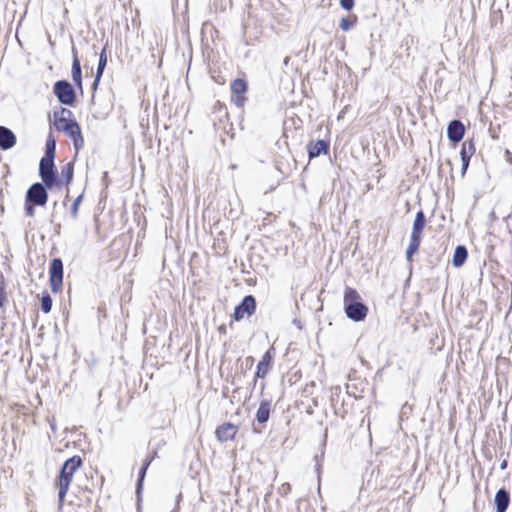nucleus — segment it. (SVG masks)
Segmentation results:
<instances>
[{"label": "nucleus", "instance_id": "16", "mask_svg": "<svg viewBox=\"0 0 512 512\" xmlns=\"http://www.w3.org/2000/svg\"><path fill=\"white\" fill-rule=\"evenodd\" d=\"M272 362V355L270 351H267L263 356L260 362L257 365L256 377L264 378L269 371L270 364Z\"/></svg>", "mask_w": 512, "mask_h": 512}, {"label": "nucleus", "instance_id": "31", "mask_svg": "<svg viewBox=\"0 0 512 512\" xmlns=\"http://www.w3.org/2000/svg\"><path fill=\"white\" fill-rule=\"evenodd\" d=\"M281 490L286 493L290 490V485L288 483L283 484Z\"/></svg>", "mask_w": 512, "mask_h": 512}, {"label": "nucleus", "instance_id": "6", "mask_svg": "<svg viewBox=\"0 0 512 512\" xmlns=\"http://www.w3.org/2000/svg\"><path fill=\"white\" fill-rule=\"evenodd\" d=\"M46 186L41 183L33 184L26 193V202H32L35 205L44 206L48 200Z\"/></svg>", "mask_w": 512, "mask_h": 512}, {"label": "nucleus", "instance_id": "10", "mask_svg": "<svg viewBox=\"0 0 512 512\" xmlns=\"http://www.w3.org/2000/svg\"><path fill=\"white\" fill-rule=\"evenodd\" d=\"M464 133V125L459 120H453L449 123L447 135L452 142H459L463 138Z\"/></svg>", "mask_w": 512, "mask_h": 512}, {"label": "nucleus", "instance_id": "3", "mask_svg": "<svg viewBox=\"0 0 512 512\" xmlns=\"http://www.w3.org/2000/svg\"><path fill=\"white\" fill-rule=\"evenodd\" d=\"M66 115L70 116L71 112L67 109H62L61 116L55 120L54 125L57 130L64 131L70 138L73 139L74 146L78 150L83 145V137L81 135L80 127L77 122L68 119Z\"/></svg>", "mask_w": 512, "mask_h": 512}, {"label": "nucleus", "instance_id": "11", "mask_svg": "<svg viewBox=\"0 0 512 512\" xmlns=\"http://www.w3.org/2000/svg\"><path fill=\"white\" fill-rule=\"evenodd\" d=\"M475 150L476 149H475V145H474L473 141H465L462 144L460 155H461V160H462L463 173H465V171L467 170L470 158L475 153Z\"/></svg>", "mask_w": 512, "mask_h": 512}, {"label": "nucleus", "instance_id": "20", "mask_svg": "<svg viewBox=\"0 0 512 512\" xmlns=\"http://www.w3.org/2000/svg\"><path fill=\"white\" fill-rule=\"evenodd\" d=\"M422 236L419 235H413L410 236V242L408 245V248L406 250V258L410 261L413 257V255L417 252L420 243H421Z\"/></svg>", "mask_w": 512, "mask_h": 512}, {"label": "nucleus", "instance_id": "5", "mask_svg": "<svg viewBox=\"0 0 512 512\" xmlns=\"http://www.w3.org/2000/svg\"><path fill=\"white\" fill-rule=\"evenodd\" d=\"M54 93L62 104L72 105L75 101V92L67 81H57L54 85Z\"/></svg>", "mask_w": 512, "mask_h": 512}, {"label": "nucleus", "instance_id": "32", "mask_svg": "<svg viewBox=\"0 0 512 512\" xmlns=\"http://www.w3.org/2000/svg\"><path fill=\"white\" fill-rule=\"evenodd\" d=\"M506 467V462L504 461L501 465V468H505Z\"/></svg>", "mask_w": 512, "mask_h": 512}, {"label": "nucleus", "instance_id": "22", "mask_svg": "<svg viewBox=\"0 0 512 512\" xmlns=\"http://www.w3.org/2000/svg\"><path fill=\"white\" fill-rule=\"evenodd\" d=\"M56 143L52 135H49L46 141V152L43 158L54 159Z\"/></svg>", "mask_w": 512, "mask_h": 512}, {"label": "nucleus", "instance_id": "25", "mask_svg": "<svg viewBox=\"0 0 512 512\" xmlns=\"http://www.w3.org/2000/svg\"><path fill=\"white\" fill-rule=\"evenodd\" d=\"M52 308V299L49 294H44L41 298V309L44 313H49Z\"/></svg>", "mask_w": 512, "mask_h": 512}, {"label": "nucleus", "instance_id": "4", "mask_svg": "<svg viewBox=\"0 0 512 512\" xmlns=\"http://www.w3.org/2000/svg\"><path fill=\"white\" fill-rule=\"evenodd\" d=\"M54 159L42 158L39 164V175L43 184L48 188H52L56 183V175L54 170Z\"/></svg>", "mask_w": 512, "mask_h": 512}, {"label": "nucleus", "instance_id": "28", "mask_svg": "<svg viewBox=\"0 0 512 512\" xmlns=\"http://www.w3.org/2000/svg\"><path fill=\"white\" fill-rule=\"evenodd\" d=\"M32 204H33L32 202L25 201V212H26V215L29 217H33L35 214V209Z\"/></svg>", "mask_w": 512, "mask_h": 512}, {"label": "nucleus", "instance_id": "12", "mask_svg": "<svg viewBox=\"0 0 512 512\" xmlns=\"http://www.w3.org/2000/svg\"><path fill=\"white\" fill-rule=\"evenodd\" d=\"M16 143V137L13 132L3 126H0V147L4 150L12 148Z\"/></svg>", "mask_w": 512, "mask_h": 512}, {"label": "nucleus", "instance_id": "8", "mask_svg": "<svg viewBox=\"0 0 512 512\" xmlns=\"http://www.w3.org/2000/svg\"><path fill=\"white\" fill-rule=\"evenodd\" d=\"M256 309V301L253 296H245L242 302L236 306L234 311V318L236 321L243 319L246 316H251Z\"/></svg>", "mask_w": 512, "mask_h": 512}, {"label": "nucleus", "instance_id": "15", "mask_svg": "<svg viewBox=\"0 0 512 512\" xmlns=\"http://www.w3.org/2000/svg\"><path fill=\"white\" fill-rule=\"evenodd\" d=\"M509 503H510L509 493L504 489H500L495 495L496 511L497 512H506V510L509 506Z\"/></svg>", "mask_w": 512, "mask_h": 512}, {"label": "nucleus", "instance_id": "26", "mask_svg": "<svg viewBox=\"0 0 512 512\" xmlns=\"http://www.w3.org/2000/svg\"><path fill=\"white\" fill-rule=\"evenodd\" d=\"M62 178L65 179V183L69 184L72 180L73 176V166L72 164L68 163L61 171Z\"/></svg>", "mask_w": 512, "mask_h": 512}, {"label": "nucleus", "instance_id": "7", "mask_svg": "<svg viewBox=\"0 0 512 512\" xmlns=\"http://www.w3.org/2000/svg\"><path fill=\"white\" fill-rule=\"evenodd\" d=\"M50 286L53 292H58L63 282V263L61 259L55 258L50 265Z\"/></svg>", "mask_w": 512, "mask_h": 512}, {"label": "nucleus", "instance_id": "23", "mask_svg": "<svg viewBox=\"0 0 512 512\" xmlns=\"http://www.w3.org/2000/svg\"><path fill=\"white\" fill-rule=\"evenodd\" d=\"M231 90L234 94H242L247 90V83L243 79H236L231 84Z\"/></svg>", "mask_w": 512, "mask_h": 512}, {"label": "nucleus", "instance_id": "1", "mask_svg": "<svg viewBox=\"0 0 512 512\" xmlns=\"http://www.w3.org/2000/svg\"><path fill=\"white\" fill-rule=\"evenodd\" d=\"M82 460L79 456H73L65 461L63 464L60 474L57 479L58 500L59 507L61 508L65 500L66 494L69 490L70 484L74 477L75 472L80 468Z\"/></svg>", "mask_w": 512, "mask_h": 512}, {"label": "nucleus", "instance_id": "13", "mask_svg": "<svg viewBox=\"0 0 512 512\" xmlns=\"http://www.w3.org/2000/svg\"><path fill=\"white\" fill-rule=\"evenodd\" d=\"M271 412V401L270 400H262L260 402L259 408L256 412V420L260 424H265L270 417Z\"/></svg>", "mask_w": 512, "mask_h": 512}, {"label": "nucleus", "instance_id": "18", "mask_svg": "<svg viewBox=\"0 0 512 512\" xmlns=\"http://www.w3.org/2000/svg\"><path fill=\"white\" fill-rule=\"evenodd\" d=\"M467 249L464 247V246H457L455 251H454V255H453V260H452V264L454 267H461L464 262L466 261L467 259Z\"/></svg>", "mask_w": 512, "mask_h": 512}, {"label": "nucleus", "instance_id": "9", "mask_svg": "<svg viewBox=\"0 0 512 512\" xmlns=\"http://www.w3.org/2000/svg\"><path fill=\"white\" fill-rule=\"evenodd\" d=\"M237 426L232 423H225L216 429V437L220 442L232 440L237 434Z\"/></svg>", "mask_w": 512, "mask_h": 512}, {"label": "nucleus", "instance_id": "14", "mask_svg": "<svg viewBox=\"0 0 512 512\" xmlns=\"http://www.w3.org/2000/svg\"><path fill=\"white\" fill-rule=\"evenodd\" d=\"M328 143L324 140H317L308 144V154L310 158L318 157L322 153H327Z\"/></svg>", "mask_w": 512, "mask_h": 512}, {"label": "nucleus", "instance_id": "17", "mask_svg": "<svg viewBox=\"0 0 512 512\" xmlns=\"http://www.w3.org/2000/svg\"><path fill=\"white\" fill-rule=\"evenodd\" d=\"M106 64H107V54H106V50L104 48L99 55V63H98V67H97L96 76H95V79L93 82L94 89L97 88V86L100 82V79L102 77V74H103Z\"/></svg>", "mask_w": 512, "mask_h": 512}, {"label": "nucleus", "instance_id": "19", "mask_svg": "<svg viewBox=\"0 0 512 512\" xmlns=\"http://www.w3.org/2000/svg\"><path fill=\"white\" fill-rule=\"evenodd\" d=\"M426 219L423 211H419L413 222V228L411 234L422 236V231L425 227Z\"/></svg>", "mask_w": 512, "mask_h": 512}, {"label": "nucleus", "instance_id": "30", "mask_svg": "<svg viewBox=\"0 0 512 512\" xmlns=\"http://www.w3.org/2000/svg\"><path fill=\"white\" fill-rule=\"evenodd\" d=\"M81 199H82V196H79L75 199L74 203H73V206H72V213H73V216L75 217L76 214H77V211H78V206L81 202Z\"/></svg>", "mask_w": 512, "mask_h": 512}, {"label": "nucleus", "instance_id": "2", "mask_svg": "<svg viewBox=\"0 0 512 512\" xmlns=\"http://www.w3.org/2000/svg\"><path fill=\"white\" fill-rule=\"evenodd\" d=\"M344 308L347 317L356 322L364 320L368 313V308L361 302L358 292L349 287L344 292Z\"/></svg>", "mask_w": 512, "mask_h": 512}, {"label": "nucleus", "instance_id": "29", "mask_svg": "<svg viewBox=\"0 0 512 512\" xmlns=\"http://www.w3.org/2000/svg\"><path fill=\"white\" fill-rule=\"evenodd\" d=\"M341 7L345 10H351L354 6V0H341Z\"/></svg>", "mask_w": 512, "mask_h": 512}, {"label": "nucleus", "instance_id": "27", "mask_svg": "<svg viewBox=\"0 0 512 512\" xmlns=\"http://www.w3.org/2000/svg\"><path fill=\"white\" fill-rule=\"evenodd\" d=\"M354 24V21L350 18H342L340 22V28L343 31H348Z\"/></svg>", "mask_w": 512, "mask_h": 512}, {"label": "nucleus", "instance_id": "24", "mask_svg": "<svg viewBox=\"0 0 512 512\" xmlns=\"http://www.w3.org/2000/svg\"><path fill=\"white\" fill-rule=\"evenodd\" d=\"M152 461V457L151 458H148L145 460V462L143 463V466L139 472V480H138V486H137V493L139 494L140 492V489L142 487V482L144 480V477H145V474H146V471H147V468L148 466L150 465Z\"/></svg>", "mask_w": 512, "mask_h": 512}, {"label": "nucleus", "instance_id": "21", "mask_svg": "<svg viewBox=\"0 0 512 512\" xmlns=\"http://www.w3.org/2000/svg\"><path fill=\"white\" fill-rule=\"evenodd\" d=\"M71 73H72V79H73L74 83L76 84V86L78 88L81 89L82 88L81 66H80V61L76 55H74Z\"/></svg>", "mask_w": 512, "mask_h": 512}]
</instances>
